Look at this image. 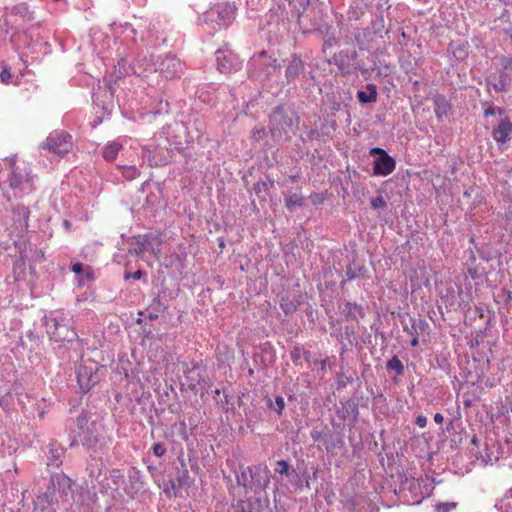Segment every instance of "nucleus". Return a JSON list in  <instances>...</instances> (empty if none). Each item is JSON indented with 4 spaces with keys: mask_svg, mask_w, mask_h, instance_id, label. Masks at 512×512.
<instances>
[{
    "mask_svg": "<svg viewBox=\"0 0 512 512\" xmlns=\"http://www.w3.org/2000/svg\"><path fill=\"white\" fill-rule=\"evenodd\" d=\"M273 4L266 15L267 29L276 40L286 36L295 23L303 33L317 30L321 20L305 14L311 0H272Z\"/></svg>",
    "mask_w": 512,
    "mask_h": 512,
    "instance_id": "f257e3e1",
    "label": "nucleus"
},
{
    "mask_svg": "<svg viewBox=\"0 0 512 512\" xmlns=\"http://www.w3.org/2000/svg\"><path fill=\"white\" fill-rule=\"evenodd\" d=\"M77 427L82 430L79 434L80 442L92 454L104 453L111 444L104 427L96 421H89L87 413L82 412L76 419Z\"/></svg>",
    "mask_w": 512,
    "mask_h": 512,
    "instance_id": "f03ea898",
    "label": "nucleus"
},
{
    "mask_svg": "<svg viewBox=\"0 0 512 512\" xmlns=\"http://www.w3.org/2000/svg\"><path fill=\"white\" fill-rule=\"evenodd\" d=\"M46 331L51 340L63 345L72 343L78 339L71 319L64 312L57 311L45 320Z\"/></svg>",
    "mask_w": 512,
    "mask_h": 512,
    "instance_id": "7ed1b4c3",
    "label": "nucleus"
},
{
    "mask_svg": "<svg viewBox=\"0 0 512 512\" xmlns=\"http://www.w3.org/2000/svg\"><path fill=\"white\" fill-rule=\"evenodd\" d=\"M297 124L294 113L286 111L282 106L276 107L270 114V133L275 141L287 140Z\"/></svg>",
    "mask_w": 512,
    "mask_h": 512,
    "instance_id": "20e7f679",
    "label": "nucleus"
},
{
    "mask_svg": "<svg viewBox=\"0 0 512 512\" xmlns=\"http://www.w3.org/2000/svg\"><path fill=\"white\" fill-rule=\"evenodd\" d=\"M11 172L8 186L16 198H22L34 191V177L26 168L15 165V158L10 159Z\"/></svg>",
    "mask_w": 512,
    "mask_h": 512,
    "instance_id": "39448f33",
    "label": "nucleus"
},
{
    "mask_svg": "<svg viewBox=\"0 0 512 512\" xmlns=\"http://www.w3.org/2000/svg\"><path fill=\"white\" fill-rule=\"evenodd\" d=\"M157 60L153 56L142 55L133 63L127 66L125 59L118 61L116 72L119 77L133 73L138 76H143L146 72H156Z\"/></svg>",
    "mask_w": 512,
    "mask_h": 512,
    "instance_id": "423d86ee",
    "label": "nucleus"
},
{
    "mask_svg": "<svg viewBox=\"0 0 512 512\" xmlns=\"http://www.w3.org/2000/svg\"><path fill=\"white\" fill-rule=\"evenodd\" d=\"M248 65L251 73L258 77H268L278 68L277 59L265 50L255 54Z\"/></svg>",
    "mask_w": 512,
    "mask_h": 512,
    "instance_id": "0eeeda50",
    "label": "nucleus"
},
{
    "mask_svg": "<svg viewBox=\"0 0 512 512\" xmlns=\"http://www.w3.org/2000/svg\"><path fill=\"white\" fill-rule=\"evenodd\" d=\"M369 155L375 157L373 161V174L376 176H388L396 168L395 159L390 156L384 149L374 147L369 150Z\"/></svg>",
    "mask_w": 512,
    "mask_h": 512,
    "instance_id": "6e6552de",
    "label": "nucleus"
},
{
    "mask_svg": "<svg viewBox=\"0 0 512 512\" xmlns=\"http://www.w3.org/2000/svg\"><path fill=\"white\" fill-rule=\"evenodd\" d=\"M72 147V136L66 131H54L49 134L43 144V148L49 152L63 156Z\"/></svg>",
    "mask_w": 512,
    "mask_h": 512,
    "instance_id": "1a4fd4ad",
    "label": "nucleus"
},
{
    "mask_svg": "<svg viewBox=\"0 0 512 512\" xmlns=\"http://www.w3.org/2000/svg\"><path fill=\"white\" fill-rule=\"evenodd\" d=\"M217 69L221 73L229 74L241 68L242 61L228 48H221L215 52Z\"/></svg>",
    "mask_w": 512,
    "mask_h": 512,
    "instance_id": "9d476101",
    "label": "nucleus"
},
{
    "mask_svg": "<svg viewBox=\"0 0 512 512\" xmlns=\"http://www.w3.org/2000/svg\"><path fill=\"white\" fill-rule=\"evenodd\" d=\"M156 72H159L166 79H174L182 74L183 64L174 55L167 54L158 57Z\"/></svg>",
    "mask_w": 512,
    "mask_h": 512,
    "instance_id": "9b49d317",
    "label": "nucleus"
},
{
    "mask_svg": "<svg viewBox=\"0 0 512 512\" xmlns=\"http://www.w3.org/2000/svg\"><path fill=\"white\" fill-rule=\"evenodd\" d=\"M49 488L54 491L59 503H69V499L73 495L72 480L69 477L66 475L53 476Z\"/></svg>",
    "mask_w": 512,
    "mask_h": 512,
    "instance_id": "f8f14e48",
    "label": "nucleus"
},
{
    "mask_svg": "<svg viewBox=\"0 0 512 512\" xmlns=\"http://www.w3.org/2000/svg\"><path fill=\"white\" fill-rule=\"evenodd\" d=\"M251 491L258 492L265 490L270 483V471L267 466H248Z\"/></svg>",
    "mask_w": 512,
    "mask_h": 512,
    "instance_id": "ddd939ff",
    "label": "nucleus"
},
{
    "mask_svg": "<svg viewBox=\"0 0 512 512\" xmlns=\"http://www.w3.org/2000/svg\"><path fill=\"white\" fill-rule=\"evenodd\" d=\"M76 378L78 386L83 393L89 392L99 381L96 368L85 364H80L76 368Z\"/></svg>",
    "mask_w": 512,
    "mask_h": 512,
    "instance_id": "4468645a",
    "label": "nucleus"
},
{
    "mask_svg": "<svg viewBox=\"0 0 512 512\" xmlns=\"http://www.w3.org/2000/svg\"><path fill=\"white\" fill-rule=\"evenodd\" d=\"M30 210L27 206L18 205L12 210V229L13 233L17 236L22 237L28 230V219Z\"/></svg>",
    "mask_w": 512,
    "mask_h": 512,
    "instance_id": "2eb2a0df",
    "label": "nucleus"
},
{
    "mask_svg": "<svg viewBox=\"0 0 512 512\" xmlns=\"http://www.w3.org/2000/svg\"><path fill=\"white\" fill-rule=\"evenodd\" d=\"M58 509L59 499L55 497L54 491L49 487L44 493L37 495L34 500L33 512H57Z\"/></svg>",
    "mask_w": 512,
    "mask_h": 512,
    "instance_id": "dca6fc26",
    "label": "nucleus"
},
{
    "mask_svg": "<svg viewBox=\"0 0 512 512\" xmlns=\"http://www.w3.org/2000/svg\"><path fill=\"white\" fill-rule=\"evenodd\" d=\"M123 477L124 474L118 469L106 470L104 479L99 481L101 492L111 494L113 491L118 490Z\"/></svg>",
    "mask_w": 512,
    "mask_h": 512,
    "instance_id": "f3484780",
    "label": "nucleus"
},
{
    "mask_svg": "<svg viewBox=\"0 0 512 512\" xmlns=\"http://www.w3.org/2000/svg\"><path fill=\"white\" fill-rule=\"evenodd\" d=\"M335 65L343 75L353 73V61L356 60L355 50H342L333 57Z\"/></svg>",
    "mask_w": 512,
    "mask_h": 512,
    "instance_id": "a211bd4d",
    "label": "nucleus"
},
{
    "mask_svg": "<svg viewBox=\"0 0 512 512\" xmlns=\"http://www.w3.org/2000/svg\"><path fill=\"white\" fill-rule=\"evenodd\" d=\"M340 404V407L336 411L337 417L343 422L354 424L359 415L357 402L353 399H349Z\"/></svg>",
    "mask_w": 512,
    "mask_h": 512,
    "instance_id": "6ab92c4d",
    "label": "nucleus"
},
{
    "mask_svg": "<svg viewBox=\"0 0 512 512\" xmlns=\"http://www.w3.org/2000/svg\"><path fill=\"white\" fill-rule=\"evenodd\" d=\"M512 133V122L509 117H504L500 120L497 127H495L491 133L492 138L500 146L510 140Z\"/></svg>",
    "mask_w": 512,
    "mask_h": 512,
    "instance_id": "aec40b11",
    "label": "nucleus"
},
{
    "mask_svg": "<svg viewBox=\"0 0 512 512\" xmlns=\"http://www.w3.org/2000/svg\"><path fill=\"white\" fill-rule=\"evenodd\" d=\"M304 70L305 66L302 59L296 54H293L291 58L288 60L285 69V77L287 83H291L294 80H296L301 74L304 73Z\"/></svg>",
    "mask_w": 512,
    "mask_h": 512,
    "instance_id": "412c9836",
    "label": "nucleus"
},
{
    "mask_svg": "<svg viewBox=\"0 0 512 512\" xmlns=\"http://www.w3.org/2000/svg\"><path fill=\"white\" fill-rule=\"evenodd\" d=\"M215 10L218 16L217 22L221 26H229L235 18L236 6L232 3H222Z\"/></svg>",
    "mask_w": 512,
    "mask_h": 512,
    "instance_id": "4be33fe9",
    "label": "nucleus"
},
{
    "mask_svg": "<svg viewBox=\"0 0 512 512\" xmlns=\"http://www.w3.org/2000/svg\"><path fill=\"white\" fill-rule=\"evenodd\" d=\"M322 444L328 453L336 454V451L344 446V440L341 434L326 429Z\"/></svg>",
    "mask_w": 512,
    "mask_h": 512,
    "instance_id": "5701e85b",
    "label": "nucleus"
},
{
    "mask_svg": "<svg viewBox=\"0 0 512 512\" xmlns=\"http://www.w3.org/2000/svg\"><path fill=\"white\" fill-rule=\"evenodd\" d=\"M98 500L97 493L95 489L86 487L82 488L81 491L77 494L75 503L82 506L84 510L90 509Z\"/></svg>",
    "mask_w": 512,
    "mask_h": 512,
    "instance_id": "b1692460",
    "label": "nucleus"
},
{
    "mask_svg": "<svg viewBox=\"0 0 512 512\" xmlns=\"http://www.w3.org/2000/svg\"><path fill=\"white\" fill-rule=\"evenodd\" d=\"M135 246L129 248V253L135 256H141L145 251H153V246L147 235H138L134 237Z\"/></svg>",
    "mask_w": 512,
    "mask_h": 512,
    "instance_id": "393cba45",
    "label": "nucleus"
},
{
    "mask_svg": "<svg viewBox=\"0 0 512 512\" xmlns=\"http://www.w3.org/2000/svg\"><path fill=\"white\" fill-rule=\"evenodd\" d=\"M186 379L188 381V385L192 390H196L199 388H205L206 382L204 375L202 373V370L193 367L192 369L188 370Z\"/></svg>",
    "mask_w": 512,
    "mask_h": 512,
    "instance_id": "a878e982",
    "label": "nucleus"
},
{
    "mask_svg": "<svg viewBox=\"0 0 512 512\" xmlns=\"http://www.w3.org/2000/svg\"><path fill=\"white\" fill-rule=\"evenodd\" d=\"M434 112L438 119L449 115L451 105L443 95H435L433 98Z\"/></svg>",
    "mask_w": 512,
    "mask_h": 512,
    "instance_id": "bb28decb",
    "label": "nucleus"
},
{
    "mask_svg": "<svg viewBox=\"0 0 512 512\" xmlns=\"http://www.w3.org/2000/svg\"><path fill=\"white\" fill-rule=\"evenodd\" d=\"M343 314L352 320L359 321L364 318L365 312L361 305L355 302H346L343 308Z\"/></svg>",
    "mask_w": 512,
    "mask_h": 512,
    "instance_id": "cd10ccee",
    "label": "nucleus"
},
{
    "mask_svg": "<svg viewBox=\"0 0 512 512\" xmlns=\"http://www.w3.org/2000/svg\"><path fill=\"white\" fill-rule=\"evenodd\" d=\"M429 327V324L426 320L422 318H412L411 319V325H405L403 327V330L407 332L411 336H419L423 334L426 329Z\"/></svg>",
    "mask_w": 512,
    "mask_h": 512,
    "instance_id": "c85d7f7f",
    "label": "nucleus"
},
{
    "mask_svg": "<svg viewBox=\"0 0 512 512\" xmlns=\"http://www.w3.org/2000/svg\"><path fill=\"white\" fill-rule=\"evenodd\" d=\"M377 87L375 84L369 83L366 85V90L357 92V99L361 104L374 103L377 100Z\"/></svg>",
    "mask_w": 512,
    "mask_h": 512,
    "instance_id": "c756f323",
    "label": "nucleus"
},
{
    "mask_svg": "<svg viewBox=\"0 0 512 512\" xmlns=\"http://www.w3.org/2000/svg\"><path fill=\"white\" fill-rule=\"evenodd\" d=\"M122 147L123 145L116 140L107 143L102 150V156L104 160L107 162L114 161L117 158Z\"/></svg>",
    "mask_w": 512,
    "mask_h": 512,
    "instance_id": "7c9ffc66",
    "label": "nucleus"
},
{
    "mask_svg": "<svg viewBox=\"0 0 512 512\" xmlns=\"http://www.w3.org/2000/svg\"><path fill=\"white\" fill-rule=\"evenodd\" d=\"M141 487L142 483L140 482L139 472L134 470L129 474V485H127L124 490L129 497L134 498Z\"/></svg>",
    "mask_w": 512,
    "mask_h": 512,
    "instance_id": "2f4dec72",
    "label": "nucleus"
},
{
    "mask_svg": "<svg viewBox=\"0 0 512 512\" xmlns=\"http://www.w3.org/2000/svg\"><path fill=\"white\" fill-rule=\"evenodd\" d=\"M191 481L189 477V472L186 468V465L184 463L181 464V468H178L177 476L175 481L172 482L173 488H180L185 486H190Z\"/></svg>",
    "mask_w": 512,
    "mask_h": 512,
    "instance_id": "473e14b6",
    "label": "nucleus"
},
{
    "mask_svg": "<svg viewBox=\"0 0 512 512\" xmlns=\"http://www.w3.org/2000/svg\"><path fill=\"white\" fill-rule=\"evenodd\" d=\"M166 308V305L161 301L159 296L154 297L147 309L149 312V319H157L159 317V314L163 312Z\"/></svg>",
    "mask_w": 512,
    "mask_h": 512,
    "instance_id": "72a5a7b5",
    "label": "nucleus"
},
{
    "mask_svg": "<svg viewBox=\"0 0 512 512\" xmlns=\"http://www.w3.org/2000/svg\"><path fill=\"white\" fill-rule=\"evenodd\" d=\"M64 455V449L61 447H51L49 450L47 465L53 467H60L62 464V457Z\"/></svg>",
    "mask_w": 512,
    "mask_h": 512,
    "instance_id": "f704fd0d",
    "label": "nucleus"
},
{
    "mask_svg": "<svg viewBox=\"0 0 512 512\" xmlns=\"http://www.w3.org/2000/svg\"><path fill=\"white\" fill-rule=\"evenodd\" d=\"M495 507L500 512H510L512 510V488H510L504 496L497 501Z\"/></svg>",
    "mask_w": 512,
    "mask_h": 512,
    "instance_id": "c9c22d12",
    "label": "nucleus"
},
{
    "mask_svg": "<svg viewBox=\"0 0 512 512\" xmlns=\"http://www.w3.org/2000/svg\"><path fill=\"white\" fill-rule=\"evenodd\" d=\"M370 29L374 35L382 38V33L385 31V20L382 14H375L373 16Z\"/></svg>",
    "mask_w": 512,
    "mask_h": 512,
    "instance_id": "e433bc0d",
    "label": "nucleus"
},
{
    "mask_svg": "<svg viewBox=\"0 0 512 512\" xmlns=\"http://www.w3.org/2000/svg\"><path fill=\"white\" fill-rule=\"evenodd\" d=\"M353 64V73L360 72L365 79H368L374 71V67L367 66L362 59L358 58L357 54L356 60L353 61Z\"/></svg>",
    "mask_w": 512,
    "mask_h": 512,
    "instance_id": "4c0bfd02",
    "label": "nucleus"
},
{
    "mask_svg": "<svg viewBox=\"0 0 512 512\" xmlns=\"http://www.w3.org/2000/svg\"><path fill=\"white\" fill-rule=\"evenodd\" d=\"M121 175L128 181L136 179L140 175L139 169L135 165H119Z\"/></svg>",
    "mask_w": 512,
    "mask_h": 512,
    "instance_id": "58836bf2",
    "label": "nucleus"
},
{
    "mask_svg": "<svg viewBox=\"0 0 512 512\" xmlns=\"http://www.w3.org/2000/svg\"><path fill=\"white\" fill-rule=\"evenodd\" d=\"M274 471L276 474H279L281 476L285 475L287 477L295 476L299 478L298 474L295 472V470L290 471V465L285 460H279L276 462Z\"/></svg>",
    "mask_w": 512,
    "mask_h": 512,
    "instance_id": "ea45409f",
    "label": "nucleus"
},
{
    "mask_svg": "<svg viewBox=\"0 0 512 512\" xmlns=\"http://www.w3.org/2000/svg\"><path fill=\"white\" fill-rule=\"evenodd\" d=\"M26 263L24 257L21 255L13 264V274L15 280L19 281L25 277Z\"/></svg>",
    "mask_w": 512,
    "mask_h": 512,
    "instance_id": "a19ab883",
    "label": "nucleus"
},
{
    "mask_svg": "<svg viewBox=\"0 0 512 512\" xmlns=\"http://www.w3.org/2000/svg\"><path fill=\"white\" fill-rule=\"evenodd\" d=\"M304 204V197L300 193H293L285 197V206L288 210L292 211L295 207H300Z\"/></svg>",
    "mask_w": 512,
    "mask_h": 512,
    "instance_id": "79ce46f5",
    "label": "nucleus"
},
{
    "mask_svg": "<svg viewBox=\"0 0 512 512\" xmlns=\"http://www.w3.org/2000/svg\"><path fill=\"white\" fill-rule=\"evenodd\" d=\"M279 305L286 315H290L297 310L298 302H296L294 299H291L290 297H282L280 299Z\"/></svg>",
    "mask_w": 512,
    "mask_h": 512,
    "instance_id": "37998d69",
    "label": "nucleus"
},
{
    "mask_svg": "<svg viewBox=\"0 0 512 512\" xmlns=\"http://www.w3.org/2000/svg\"><path fill=\"white\" fill-rule=\"evenodd\" d=\"M386 368L387 370L395 371L397 376H401L404 374V365L396 355H394L389 361H387Z\"/></svg>",
    "mask_w": 512,
    "mask_h": 512,
    "instance_id": "c03bdc74",
    "label": "nucleus"
},
{
    "mask_svg": "<svg viewBox=\"0 0 512 512\" xmlns=\"http://www.w3.org/2000/svg\"><path fill=\"white\" fill-rule=\"evenodd\" d=\"M291 359L294 363H298L301 358H304L306 361L310 359V352L306 351L302 347L295 346L290 352Z\"/></svg>",
    "mask_w": 512,
    "mask_h": 512,
    "instance_id": "a18cd8bd",
    "label": "nucleus"
},
{
    "mask_svg": "<svg viewBox=\"0 0 512 512\" xmlns=\"http://www.w3.org/2000/svg\"><path fill=\"white\" fill-rule=\"evenodd\" d=\"M267 406L275 411L278 415H281L284 408H285V401L282 396H276L275 400L268 399L267 400Z\"/></svg>",
    "mask_w": 512,
    "mask_h": 512,
    "instance_id": "49530a36",
    "label": "nucleus"
},
{
    "mask_svg": "<svg viewBox=\"0 0 512 512\" xmlns=\"http://www.w3.org/2000/svg\"><path fill=\"white\" fill-rule=\"evenodd\" d=\"M363 267L359 265H355L354 263L349 264L346 267V278L348 281H352L356 278H359L362 275Z\"/></svg>",
    "mask_w": 512,
    "mask_h": 512,
    "instance_id": "de8ad7c7",
    "label": "nucleus"
},
{
    "mask_svg": "<svg viewBox=\"0 0 512 512\" xmlns=\"http://www.w3.org/2000/svg\"><path fill=\"white\" fill-rule=\"evenodd\" d=\"M141 158L143 162H146L151 167L157 164L154 157V151L148 146L142 147Z\"/></svg>",
    "mask_w": 512,
    "mask_h": 512,
    "instance_id": "09e8293b",
    "label": "nucleus"
},
{
    "mask_svg": "<svg viewBox=\"0 0 512 512\" xmlns=\"http://www.w3.org/2000/svg\"><path fill=\"white\" fill-rule=\"evenodd\" d=\"M249 480H250V477H249L248 467L242 469L241 472L239 474H237V476H236V481H237L238 485L251 490V484H250Z\"/></svg>",
    "mask_w": 512,
    "mask_h": 512,
    "instance_id": "8fccbe9b",
    "label": "nucleus"
},
{
    "mask_svg": "<svg viewBox=\"0 0 512 512\" xmlns=\"http://www.w3.org/2000/svg\"><path fill=\"white\" fill-rule=\"evenodd\" d=\"M229 512H251V503L244 500H239L231 506Z\"/></svg>",
    "mask_w": 512,
    "mask_h": 512,
    "instance_id": "3c124183",
    "label": "nucleus"
},
{
    "mask_svg": "<svg viewBox=\"0 0 512 512\" xmlns=\"http://www.w3.org/2000/svg\"><path fill=\"white\" fill-rule=\"evenodd\" d=\"M482 105L486 106L484 113H483L485 117L494 116L496 114L502 115L504 113V110L500 107H495L488 103H483Z\"/></svg>",
    "mask_w": 512,
    "mask_h": 512,
    "instance_id": "603ef678",
    "label": "nucleus"
},
{
    "mask_svg": "<svg viewBox=\"0 0 512 512\" xmlns=\"http://www.w3.org/2000/svg\"><path fill=\"white\" fill-rule=\"evenodd\" d=\"M266 135L265 128L263 126H256L251 132V137L255 141L262 140Z\"/></svg>",
    "mask_w": 512,
    "mask_h": 512,
    "instance_id": "864d4df0",
    "label": "nucleus"
},
{
    "mask_svg": "<svg viewBox=\"0 0 512 512\" xmlns=\"http://www.w3.org/2000/svg\"><path fill=\"white\" fill-rule=\"evenodd\" d=\"M502 413L507 417H510L512 414V394L506 396L505 404L502 406Z\"/></svg>",
    "mask_w": 512,
    "mask_h": 512,
    "instance_id": "5fc2aeb1",
    "label": "nucleus"
},
{
    "mask_svg": "<svg viewBox=\"0 0 512 512\" xmlns=\"http://www.w3.org/2000/svg\"><path fill=\"white\" fill-rule=\"evenodd\" d=\"M103 463L100 461L98 463V461H96L95 465L93 464H90L89 465V470H90V476L91 477H98L101 475L102 473V468H103Z\"/></svg>",
    "mask_w": 512,
    "mask_h": 512,
    "instance_id": "6e6d98bb",
    "label": "nucleus"
},
{
    "mask_svg": "<svg viewBox=\"0 0 512 512\" xmlns=\"http://www.w3.org/2000/svg\"><path fill=\"white\" fill-rule=\"evenodd\" d=\"M371 208L372 209H380L386 205V202L382 196H377L371 199Z\"/></svg>",
    "mask_w": 512,
    "mask_h": 512,
    "instance_id": "4d7b16f0",
    "label": "nucleus"
},
{
    "mask_svg": "<svg viewBox=\"0 0 512 512\" xmlns=\"http://www.w3.org/2000/svg\"><path fill=\"white\" fill-rule=\"evenodd\" d=\"M325 432H326V429L322 430V431L313 429L311 431L310 435L314 442H322L323 443Z\"/></svg>",
    "mask_w": 512,
    "mask_h": 512,
    "instance_id": "13d9d810",
    "label": "nucleus"
},
{
    "mask_svg": "<svg viewBox=\"0 0 512 512\" xmlns=\"http://www.w3.org/2000/svg\"><path fill=\"white\" fill-rule=\"evenodd\" d=\"M152 451L156 457H162L166 453V448L162 443H154Z\"/></svg>",
    "mask_w": 512,
    "mask_h": 512,
    "instance_id": "bf43d9fd",
    "label": "nucleus"
},
{
    "mask_svg": "<svg viewBox=\"0 0 512 512\" xmlns=\"http://www.w3.org/2000/svg\"><path fill=\"white\" fill-rule=\"evenodd\" d=\"M12 12L15 14H20L22 16L29 14L28 7L25 3H21L19 5L14 6L12 8Z\"/></svg>",
    "mask_w": 512,
    "mask_h": 512,
    "instance_id": "052dcab7",
    "label": "nucleus"
},
{
    "mask_svg": "<svg viewBox=\"0 0 512 512\" xmlns=\"http://www.w3.org/2000/svg\"><path fill=\"white\" fill-rule=\"evenodd\" d=\"M500 64L503 70H512V57L502 56L500 58Z\"/></svg>",
    "mask_w": 512,
    "mask_h": 512,
    "instance_id": "680f3d73",
    "label": "nucleus"
},
{
    "mask_svg": "<svg viewBox=\"0 0 512 512\" xmlns=\"http://www.w3.org/2000/svg\"><path fill=\"white\" fill-rule=\"evenodd\" d=\"M11 77H12V74H11L9 68H7V67L3 68L2 71L0 72V80L5 84H8L10 82Z\"/></svg>",
    "mask_w": 512,
    "mask_h": 512,
    "instance_id": "e2e57ef3",
    "label": "nucleus"
},
{
    "mask_svg": "<svg viewBox=\"0 0 512 512\" xmlns=\"http://www.w3.org/2000/svg\"><path fill=\"white\" fill-rule=\"evenodd\" d=\"M455 503H440L437 505L438 512H450L451 509L455 508Z\"/></svg>",
    "mask_w": 512,
    "mask_h": 512,
    "instance_id": "0e129e2a",
    "label": "nucleus"
},
{
    "mask_svg": "<svg viewBox=\"0 0 512 512\" xmlns=\"http://www.w3.org/2000/svg\"><path fill=\"white\" fill-rule=\"evenodd\" d=\"M415 423L418 427L424 428L427 425V418L424 415H418L415 419Z\"/></svg>",
    "mask_w": 512,
    "mask_h": 512,
    "instance_id": "69168bd1",
    "label": "nucleus"
},
{
    "mask_svg": "<svg viewBox=\"0 0 512 512\" xmlns=\"http://www.w3.org/2000/svg\"><path fill=\"white\" fill-rule=\"evenodd\" d=\"M493 88L497 92H502L506 90V82L505 81H498L497 83H494Z\"/></svg>",
    "mask_w": 512,
    "mask_h": 512,
    "instance_id": "338daca9",
    "label": "nucleus"
},
{
    "mask_svg": "<svg viewBox=\"0 0 512 512\" xmlns=\"http://www.w3.org/2000/svg\"><path fill=\"white\" fill-rule=\"evenodd\" d=\"M254 190L256 193H260L262 190H268V184L266 182L257 183L254 185Z\"/></svg>",
    "mask_w": 512,
    "mask_h": 512,
    "instance_id": "774afa93",
    "label": "nucleus"
}]
</instances>
